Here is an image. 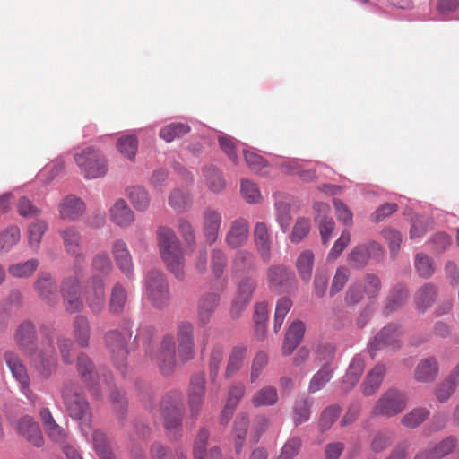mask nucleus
Masks as SVG:
<instances>
[{
	"mask_svg": "<svg viewBox=\"0 0 459 459\" xmlns=\"http://www.w3.org/2000/svg\"><path fill=\"white\" fill-rule=\"evenodd\" d=\"M79 273L80 270L75 273V275L65 278L61 286L64 306L66 311L71 314L80 312L83 308V300L81 298Z\"/></svg>",
	"mask_w": 459,
	"mask_h": 459,
	"instance_id": "1a4fd4ad",
	"label": "nucleus"
},
{
	"mask_svg": "<svg viewBox=\"0 0 459 459\" xmlns=\"http://www.w3.org/2000/svg\"><path fill=\"white\" fill-rule=\"evenodd\" d=\"M118 152L129 161H134L138 150V139L134 134L121 136L117 140Z\"/></svg>",
	"mask_w": 459,
	"mask_h": 459,
	"instance_id": "603ef678",
	"label": "nucleus"
},
{
	"mask_svg": "<svg viewBox=\"0 0 459 459\" xmlns=\"http://www.w3.org/2000/svg\"><path fill=\"white\" fill-rule=\"evenodd\" d=\"M73 335L77 344L86 348L90 344L91 326L85 316H76L73 322Z\"/></svg>",
	"mask_w": 459,
	"mask_h": 459,
	"instance_id": "4c0bfd02",
	"label": "nucleus"
},
{
	"mask_svg": "<svg viewBox=\"0 0 459 459\" xmlns=\"http://www.w3.org/2000/svg\"><path fill=\"white\" fill-rule=\"evenodd\" d=\"M94 450L100 459H115L113 451L107 440L105 434L96 429L91 433Z\"/></svg>",
	"mask_w": 459,
	"mask_h": 459,
	"instance_id": "8fccbe9b",
	"label": "nucleus"
},
{
	"mask_svg": "<svg viewBox=\"0 0 459 459\" xmlns=\"http://www.w3.org/2000/svg\"><path fill=\"white\" fill-rule=\"evenodd\" d=\"M457 439L454 436H448L436 444H430L429 446L419 452L414 459H441L448 455L455 447Z\"/></svg>",
	"mask_w": 459,
	"mask_h": 459,
	"instance_id": "5701e85b",
	"label": "nucleus"
},
{
	"mask_svg": "<svg viewBox=\"0 0 459 459\" xmlns=\"http://www.w3.org/2000/svg\"><path fill=\"white\" fill-rule=\"evenodd\" d=\"M178 353L182 361H188L195 357L194 325L181 321L177 326Z\"/></svg>",
	"mask_w": 459,
	"mask_h": 459,
	"instance_id": "4468645a",
	"label": "nucleus"
},
{
	"mask_svg": "<svg viewBox=\"0 0 459 459\" xmlns=\"http://www.w3.org/2000/svg\"><path fill=\"white\" fill-rule=\"evenodd\" d=\"M209 432L205 428H201L195 438L193 445L194 459H221V453L218 446H212L206 450Z\"/></svg>",
	"mask_w": 459,
	"mask_h": 459,
	"instance_id": "393cba45",
	"label": "nucleus"
},
{
	"mask_svg": "<svg viewBox=\"0 0 459 459\" xmlns=\"http://www.w3.org/2000/svg\"><path fill=\"white\" fill-rule=\"evenodd\" d=\"M91 269L94 273L92 276H99L105 281L112 269L108 254L105 251L99 252L92 259Z\"/></svg>",
	"mask_w": 459,
	"mask_h": 459,
	"instance_id": "3c124183",
	"label": "nucleus"
},
{
	"mask_svg": "<svg viewBox=\"0 0 459 459\" xmlns=\"http://www.w3.org/2000/svg\"><path fill=\"white\" fill-rule=\"evenodd\" d=\"M160 371L164 375L172 372L176 365V342L172 334H167L163 337L160 347L154 356H152Z\"/></svg>",
	"mask_w": 459,
	"mask_h": 459,
	"instance_id": "dca6fc26",
	"label": "nucleus"
},
{
	"mask_svg": "<svg viewBox=\"0 0 459 459\" xmlns=\"http://www.w3.org/2000/svg\"><path fill=\"white\" fill-rule=\"evenodd\" d=\"M254 242L261 258L269 262L271 258V235L269 227L264 222H256L254 227Z\"/></svg>",
	"mask_w": 459,
	"mask_h": 459,
	"instance_id": "c85d7f7f",
	"label": "nucleus"
},
{
	"mask_svg": "<svg viewBox=\"0 0 459 459\" xmlns=\"http://www.w3.org/2000/svg\"><path fill=\"white\" fill-rule=\"evenodd\" d=\"M278 401V393L275 387L267 385L257 390L252 396V404L255 407L272 406Z\"/></svg>",
	"mask_w": 459,
	"mask_h": 459,
	"instance_id": "09e8293b",
	"label": "nucleus"
},
{
	"mask_svg": "<svg viewBox=\"0 0 459 459\" xmlns=\"http://www.w3.org/2000/svg\"><path fill=\"white\" fill-rule=\"evenodd\" d=\"M246 355L247 348L244 346H236L232 349L225 370L226 378L232 377L237 372L240 370L244 364Z\"/></svg>",
	"mask_w": 459,
	"mask_h": 459,
	"instance_id": "c03bdc74",
	"label": "nucleus"
},
{
	"mask_svg": "<svg viewBox=\"0 0 459 459\" xmlns=\"http://www.w3.org/2000/svg\"><path fill=\"white\" fill-rule=\"evenodd\" d=\"M437 295V288L434 284L429 282L422 285L414 296L416 309L420 313L426 312L435 302Z\"/></svg>",
	"mask_w": 459,
	"mask_h": 459,
	"instance_id": "72a5a7b5",
	"label": "nucleus"
},
{
	"mask_svg": "<svg viewBox=\"0 0 459 459\" xmlns=\"http://www.w3.org/2000/svg\"><path fill=\"white\" fill-rule=\"evenodd\" d=\"M414 265L418 274L421 278L428 279L431 277L435 272L433 261L423 253H418L415 255Z\"/></svg>",
	"mask_w": 459,
	"mask_h": 459,
	"instance_id": "e2e57ef3",
	"label": "nucleus"
},
{
	"mask_svg": "<svg viewBox=\"0 0 459 459\" xmlns=\"http://www.w3.org/2000/svg\"><path fill=\"white\" fill-rule=\"evenodd\" d=\"M85 300L93 314H100L105 306V281L99 276H92L85 288Z\"/></svg>",
	"mask_w": 459,
	"mask_h": 459,
	"instance_id": "f3484780",
	"label": "nucleus"
},
{
	"mask_svg": "<svg viewBox=\"0 0 459 459\" xmlns=\"http://www.w3.org/2000/svg\"><path fill=\"white\" fill-rule=\"evenodd\" d=\"M77 370L82 377V381L88 386L91 395L95 399H100V385L104 384L110 391V400L114 404H117L120 409H124L126 403L123 394L117 389L113 390L111 375L108 373L102 374L101 378L94 370V366L91 359L85 354L81 353L77 357Z\"/></svg>",
	"mask_w": 459,
	"mask_h": 459,
	"instance_id": "f257e3e1",
	"label": "nucleus"
},
{
	"mask_svg": "<svg viewBox=\"0 0 459 459\" xmlns=\"http://www.w3.org/2000/svg\"><path fill=\"white\" fill-rule=\"evenodd\" d=\"M112 254L119 270L130 278L133 275L134 264L126 243L122 239L116 240L112 245Z\"/></svg>",
	"mask_w": 459,
	"mask_h": 459,
	"instance_id": "a878e982",
	"label": "nucleus"
},
{
	"mask_svg": "<svg viewBox=\"0 0 459 459\" xmlns=\"http://www.w3.org/2000/svg\"><path fill=\"white\" fill-rule=\"evenodd\" d=\"M150 454L152 459H187L181 448L172 450L160 443L152 445Z\"/></svg>",
	"mask_w": 459,
	"mask_h": 459,
	"instance_id": "864d4df0",
	"label": "nucleus"
},
{
	"mask_svg": "<svg viewBox=\"0 0 459 459\" xmlns=\"http://www.w3.org/2000/svg\"><path fill=\"white\" fill-rule=\"evenodd\" d=\"M219 295L216 293H207L204 295L197 305V317L200 325L208 324L219 304Z\"/></svg>",
	"mask_w": 459,
	"mask_h": 459,
	"instance_id": "473e14b6",
	"label": "nucleus"
},
{
	"mask_svg": "<svg viewBox=\"0 0 459 459\" xmlns=\"http://www.w3.org/2000/svg\"><path fill=\"white\" fill-rule=\"evenodd\" d=\"M34 289L42 301L54 305L57 300V285L48 273H40L34 282Z\"/></svg>",
	"mask_w": 459,
	"mask_h": 459,
	"instance_id": "4be33fe9",
	"label": "nucleus"
},
{
	"mask_svg": "<svg viewBox=\"0 0 459 459\" xmlns=\"http://www.w3.org/2000/svg\"><path fill=\"white\" fill-rule=\"evenodd\" d=\"M249 235V224L246 219L238 218L231 222L225 241L231 248L243 246Z\"/></svg>",
	"mask_w": 459,
	"mask_h": 459,
	"instance_id": "bb28decb",
	"label": "nucleus"
},
{
	"mask_svg": "<svg viewBox=\"0 0 459 459\" xmlns=\"http://www.w3.org/2000/svg\"><path fill=\"white\" fill-rule=\"evenodd\" d=\"M182 402V395L178 391H172L167 394L160 406V412L164 419V428L175 437L180 436L182 417L179 405Z\"/></svg>",
	"mask_w": 459,
	"mask_h": 459,
	"instance_id": "423d86ee",
	"label": "nucleus"
},
{
	"mask_svg": "<svg viewBox=\"0 0 459 459\" xmlns=\"http://www.w3.org/2000/svg\"><path fill=\"white\" fill-rule=\"evenodd\" d=\"M65 252L74 258V271L80 270V264L84 262L85 255L82 252V235L74 226H68L59 231Z\"/></svg>",
	"mask_w": 459,
	"mask_h": 459,
	"instance_id": "ddd939ff",
	"label": "nucleus"
},
{
	"mask_svg": "<svg viewBox=\"0 0 459 459\" xmlns=\"http://www.w3.org/2000/svg\"><path fill=\"white\" fill-rule=\"evenodd\" d=\"M17 432L27 439L31 445L40 447L44 439L39 424L30 416H23L13 423Z\"/></svg>",
	"mask_w": 459,
	"mask_h": 459,
	"instance_id": "aec40b11",
	"label": "nucleus"
},
{
	"mask_svg": "<svg viewBox=\"0 0 459 459\" xmlns=\"http://www.w3.org/2000/svg\"><path fill=\"white\" fill-rule=\"evenodd\" d=\"M430 412L427 408L418 407L407 412L401 419V423L409 429H415L423 423L429 416Z\"/></svg>",
	"mask_w": 459,
	"mask_h": 459,
	"instance_id": "4d7b16f0",
	"label": "nucleus"
},
{
	"mask_svg": "<svg viewBox=\"0 0 459 459\" xmlns=\"http://www.w3.org/2000/svg\"><path fill=\"white\" fill-rule=\"evenodd\" d=\"M222 223L221 213L212 208L207 207L203 212V233L206 242L212 245L219 237V231Z\"/></svg>",
	"mask_w": 459,
	"mask_h": 459,
	"instance_id": "412c9836",
	"label": "nucleus"
},
{
	"mask_svg": "<svg viewBox=\"0 0 459 459\" xmlns=\"http://www.w3.org/2000/svg\"><path fill=\"white\" fill-rule=\"evenodd\" d=\"M192 204L188 191L181 188L173 190L169 196V204L177 212H184Z\"/></svg>",
	"mask_w": 459,
	"mask_h": 459,
	"instance_id": "13d9d810",
	"label": "nucleus"
},
{
	"mask_svg": "<svg viewBox=\"0 0 459 459\" xmlns=\"http://www.w3.org/2000/svg\"><path fill=\"white\" fill-rule=\"evenodd\" d=\"M157 243L160 255L167 268L178 278L184 273L185 257L181 243L175 231L166 226L157 230Z\"/></svg>",
	"mask_w": 459,
	"mask_h": 459,
	"instance_id": "f03ea898",
	"label": "nucleus"
},
{
	"mask_svg": "<svg viewBox=\"0 0 459 459\" xmlns=\"http://www.w3.org/2000/svg\"><path fill=\"white\" fill-rule=\"evenodd\" d=\"M223 358H224L223 347L219 344L215 345L212 348V351L211 352L210 359H209V375H210L211 382L212 384H214L217 379V377L219 374V369H220L221 364L223 360Z\"/></svg>",
	"mask_w": 459,
	"mask_h": 459,
	"instance_id": "680f3d73",
	"label": "nucleus"
},
{
	"mask_svg": "<svg viewBox=\"0 0 459 459\" xmlns=\"http://www.w3.org/2000/svg\"><path fill=\"white\" fill-rule=\"evenodd\" d=\"M36 328L32 322H22L13 334V341L17 347L28 357L32 356V351H36Z\"/></svg>",
	"mask_w": 459,
	"mask_h": 459,
	"instance_id": "a211bd4d",
	"label": "nucleus"
},
{
	"mask_svg": "<svg viewBox=\"0 0 459 459\" xmlns=\"http://www.w3.org/2000/svg\"><path fill=\"white\" fill-rule=\"evenodd\" d=\"M407 394L396 388H390L377 401L371 411L372 416L394 417L406 408Z\"/></svg>",
	"mask_w": 459,
	"mask_h": 459,
	"instance_id": "0eeeda50",
	"label": "nucleus"
},
{
	"mask_svg": "<svg viewBox=\"0 0 459 459\" xmlns=\"http://www.w3.org/2000/svg\"><path fill=\"white\" fill-rule=\"evenodd\" d=\"M21 240V230L12 225L0 232V254H6Z\"/></svg>",
	"mask_w": 459,
	"mask_h": 459,
	"instance_id": "a18cd8bd",
	"label": "nucleus"
},
{
	"mask_svg": "<svg viewBox=\"0 0 459 459\" xmlns=\"http://www.w3.org/2000/svg\"><path fill=\"white\" fill-rule=\"evenodd\" d=\"M382 255L381 245L376 241H370L355 246L348 255V261L352 267L361 269L370 258H380Z\"/></svg>",
	"mask_w": 459,
	"mask_h": 459,
	"instance_id": "2eb2a0df",
	"label": "nucleus"
},
{
	"mask_svg": "<svg viewBox=\"0 0 459 459\" xmlns=\"http://www.w3.org/2000/svg\"><path fill=\"white\" fill-rule=\"evenodd\" d=\"M310 231V221L305 217H299L297 219L291 234L290 236L292 243H299L302 241Z\"/></svg>",
	"mask_w": 459,
	"mask_h": 459,
	"instance_id": "338daca9",
	"label": "nucleus"
},
{
	"mask_svg": "<svg viewBox=\"0 0 459 459\" xmlns=\"http://www.w3.org/2000/svg\"><path fill=\"white\" fill-rule=\"evenodd\" d=\"M337 366H321V368L312 377L308 391L316 393L321 390L333 377Z\"/></svg>",
	"mask_w": 459,
	"mask_h": 459,
	"instance_id": "49530a36",
	"label": "nucleus"
},
{
	"mask_svg": "<svg viewBox=\"0 0 459 459\" xmlns=\"http://www.w3.org/2000/svg\"><path fill=\"white\" fill-rule=\"evenodd\" d=\"M231 268L234 273H249L255 270V255L246 249L238 251L233 258Z\"/></svg>",
	"mask_w": 459,
	"mask_h": 459,
	"instance_id": "a19ab883",
	"label": "nucleus"
},
{
	"mask_svg": "<svg viewBox=\"0 0 459 459\" xmlns=\"http://www.w3.org/2000/svg\"><path fill=\"white\" fill-rule=\"evenodd\" d=\"M438 372L439 367L437 359L429 357L418 363L414 371V377L418 382L430 383L437 378Z\"/></svg>",
	"mask_w": 459,
	"mask_h": 459,
	"instance_id": "c756f323",
	"label": "nucleus"
},
{
	"mask_svg": "<svg viewBox=\"0 0 459 459\" xmlns=\"http://www.w3.org/2000/svg\"><path fill=\"white\" fill-rule=\"evenodd\" d=\"M385 374V367L383 364L376 365L367 375L362 385V393L365 396L373 395L380 387Z\"/></svg>",
	"mask_w": 459,
	"mask_h": 459,
	"instance_id": "c9c22d12",
	"label": "nucleus"
},
{
	"mask_svg": "<svg viewBox=\"0 0 459 459\" xmlns=\"http://www.w3.org/2000/svg\"><path fill=\"white\" fill-rule=\"evenodd\" d=\"M246 394V386L242 382H234L229 388L228 398L222 411L225 418H230Z\"/></svg>",
	"mask_w": 459,
	"mask_h": 459,
	"instance_id": "58836bf2",
	"label": "nucleus"
},
{
	"mask_svg": "<svg viewBox=\"0 0 459 459\" xmlns=\"http://www.w3.org/2000/svg\"><path fill=\"white\" fill-rule=\"evenodd\" d=\"M131 333L127 331H109L106 333V345L111 354L115 365L122 369L126 366L127 358L126 342Z\"/></svg>",
	"mask_w": 459,
	"mask_h": 459,
	"instance_id": "9b49d317",
	"label": "nucleus"
},
{
	"mask_svg": "<svg viewBox=\"0 0 459 459\" xmlns=\"http://www.w3.org/2000/svg\"><path fill=\"white\" fill-rule=\"evenodd\" d=\"M127 300V292L120 283H116L111 290L109 308L114 314H120L124 310Z\"/></svg>",
	"mask_w": 459,
	"mask_h": 459,
	"instance_id": "bf43d9fd",
	"label": "nucleus"
},
{
	"mask_svg": "<svg viewBox=\"0 0 459 459\" xmlns=\"http://www.w3.org/2000/svg\"><path fill=\"white\" fill-rule=\"evenodd\" d=\"M249 426V416L247 413L241 412L238 413L234 420L233 424V439H234V447L235 452L237 454H240L242 452L246 437H247V428Z\"/></svg>",
	"mask_w": 459,
	"mask_h": 459,
	"instance_id": "f704fd0d",
	"label": "nucleus"
},
{
	"mask_svg": "<svg viewBox=\"0 0 459 459\" xmlns=\"http://www.w3.org/2000/svg\"><path fill=\"white\" fill-rule=\"evenodd\" d=\"M84 202L74 195L65 197L58 205L60 218L67 221H77L85 212Z\"/></svg>",
	"mask_w": 459,
	"mask_h": 459,
	"instance_id": "b1692460",
	"label": "nucleus"
},
{
	"mask_svg": "<svg viewBox=\"0 0 459 459\" xmlns=\"http://www.w3.org/2000/svg\"><path fill=\"white\" fill-rule=\"evenodd\" d=\"M256 282L251 277H244L238 284L237 295L232 301L231 315L238 316L251 300Z\"/></svg>",
	"mask_w": 459,
	"mask_h": 459,
	"instance_id": "6ab92c4d",
	"label": "nucleus"
},
{
	"mask_svg": "<svg viewBox=\"0 0 459 459\" xmlns=\"http://www.w3.org/2000/svg\"><path fill=\"white\" fill-rule=\"evenodd\" d=\"M80 173L86 179H96L104 177L108 170L105 155L93 147H86L74 155Z\"/></svg>",
	"mask_w": 459,
	"mask_h": 459,
	"instance_id": "20e7f679",
	"label": "nucleus"
},
{
	"mask_svg": "<svg viewBox=\"0 0 459 459\" xmlns=\"http://www.w3.org/2000/svg\"><path fill=\"white\" fill-rule=\"evenodd\" d=\"M240 192L243 198L249 204L258 203L262 198L256 184L248 179H243L241 181Z\"/></svg>",
	"mask_w": 459,
	"mask_h": 459,
	"instance_id": "774afa93",
	"label": "nucleus"
},
{
	"mask_svg": "<svg viewBox=\"0 0 459 459\" xmlns=\"http://www.w3.org/2000/svg\"><path fill=\"white\" fill-rule=\"evenodd\" d=\"M205 378L203 374L195 375L189 387V406L195 416L196 415L204 397Z\"/></svg>",
	"mask_w": 459,
	"mask_h": 459,
	"instance_id": "2f4dec72",
	"label": "nucleus"
},
{
	"mask_svg": "<svg viewBox=\"0 0 459 459\" xmlns=\"http://www.w3.org/2000/svg\"><path fill=\"white\" fill-rule=\"evenodd\" d=\"M401 334L402 331L396 325L390 324L383 327L368 342V347L371 356L373 357L375 351L380 349L395 351L400 348Z\"/></svg>",
	"mask_w": 459,
	"mask_h": 459,
	"instance_id": "9d476101",
	"label": "nucleus"
},
{
	"mask_svg": "<svg viewBox=\"0 0 459 459\" xmlns=\"http://www.w3.org/2000/svg\"><path fill=\"white\" fill-rule=\"evenodd\" d=\"M408 298V289L404 284L398 283L394 285L386 298L384 314L388 316L394 311L401 308L405 304Z\"/></svg>",
	"mask_w": 459,
	"mask_h": 459,
	"instance_id": "7c9ffc66",
	"label": "nucleus"
},
{
	"mask_svg": "<svg viewBox=\"0 0 459 459\" xmlns=\"http://www.w3.org/2000/svg\"><path fill=\"white\" fill-rule=\"evenodd\" d=\"M110 221L120 228H127L134 221V213L127 203L117 199L109 209Z\"/></svg>",
	"mask_w": 459,
	"mask_h": 459,
	"instance_id": "cd10ccee",
	"label": "nucleus"
},
{
	"mask_svg": "<svg viewBox=\"0 0 459 459\" xmlns=\"http://www.w3.org/2000/svg\"><path fill=\"white\" fill-rule=\"evenodd\" d=\"M314 259V254L310 250H304L297 258L296 267L298 273L306 283H308L311 279Z\"/></svg>",
	"mask_w": 459,
	"mask_h": 459,
	"instance_id": "de8ad7c7",
	"label": "nucleus"
},
{
	"mask_svg": "<svg viewBox=\"0 0 459 459\" xmlns=\"http://www.w3.org/2000/svg\"><path fill=\"white\" fill-rule=\"evenodd\" d=\"M48 229V222L44 220H36L28 227V243L33 251H39L41 239Z\"/></svg>",
	"mask_w": 459,
	"mask_h": 459,
	"instance_id": "37998d69",
	"label": "nucleus"
},
{
	"mask_svg": "<svg viewBox=\"0 0 459 459\" xmlns=\"http://www.w3.org/2000/svg\"><path fill=\"white\" fill-rule=\"evenodd\" d=\"M39 262L31 258L24 262L12 264L8 266V273L13 278L26 279L30 277L38 269Z\"/></svg>",
	"mask_w": 459,
	"mask_h": 459,
	"instance_id": "79ce46f5",
	"label": "nucleus"
},
{
	"mask_svg": "<svg viewBox=\"0 0 459 459\" xmlns=\"http://www.w3.org/2000/svg\"><path fill=\"white\" fill-rule=\"evenodd\" d=\"M312 401L306 397L298 399L293 406V423L295 426L307 422L310 418Z\"/></svg>",
	"mask_w": 459,
	"mask_h": 459,
	"instance_id": "5fc2aeb1",
	"label": "nucleus"
},
{
	"mask_svg": "<svg viewBox=\"0 0 459 459\" xmlns=\"http://www.w3.org/2000/svg\"><path fill=\"white\" fill-rule=\"evenodd\" d=\"M145 294L156 308H162L169 305L170 299L169 284L161 273L152 271L147 274Z\"/></svg>",
	"mask_w": 459,
	"mask_h": 459,
	"instance_id": "6e6552de",
	"label": "nucleus"
},
{
	"mask_svg": "<svg viewBox=\"0 0 459 459\" xmlns=\"http://www.w3.org/2000/svg\"><path fill=\"white\" fill-rule=\"evenodd\" d=\"M350 278V271L344 266H340L336 269L335 274L333 278L329 295L330 297L335 296L346 285Z\"/></svg>",
	"mask_w": 459,
	"mask_h": 459,
	"instance_id": "69168bd1",
	"label": "nucleus"
},
{
	"mask_svg": "<svg viewBox=\"0 0 459 459\" xmlns=\"http://www.w3.org/2000/svg\"><path fill=\"white\" fill-rule=\"evenodd\" d=\"M274 206L276 210V221L285 233L288 231L291 221L290 203L277 198Z\"/></svg>",
	"mask_w": 459,
	"mask_h": 459,
	"instance_id": "052dcab7",
	"label": "nucleus"
},
{
	"mask_svg": "<svg viewBox=\"0 0 459 459\" xmlns=\"http://www.w3.org/2000/svg\"><path fill=\"white\" fill-rule=\"evenodd\" d=\"M30 363L36 373L42 378H49L57 368V358L55 347L52 343L48 348H44L39 352L32 351Z\"/></svg>",
	"mask_w": 459,
	"mask_h": 459,
	"instance_id": "f8f14e48",
	"label": "nucleus"
},
{
	"mask_svg": "<svg viewBox=\"0 0 459 459\" xmlns=\"http://www.w3.org/2000/svg\"><path fill=\"white\" fill-rule=\"evenodd\" d=\"M62 398L69 415L81 421V431L85 437H88L91 430L90 407L81 394L79 385L73 381H66L62 388Z\"/></svg>",
	"mask_w": 459,
	"mask_h": 459,
	"instance_id": "7ed1b4c3",
	"label": "nucleus"
},
{
	"mask_svg": "<svg viewBox=\"0 0 459 459\" xmlns=\"http://www.w3.org/2000/svg\"><path fill=\"white\" fill-rule=\"evenodd\" d=\"M206 183L210 190L214 193L222 191L225 187L224 179L221 174L213 167H208L204 169Z\"/></svg>",
	"mask_w": 459,
	"mask_h": 459,
	"instance_id": "0e129e2a",
	"label": "nucleus"
},
{
	"mask_svg": "<svg viewBox=\"0 0 459 459\" xmlns=\"http://www.w3.org/2000/svg\"><path fill=\"white\" fill-rule=\"evenodd\" d=\"M126 195L136 211L144 212L150 205V195L147 190L140 186H129L126 190Z\"/></svg>",
	"mask_w": 459,
	"mask_h": 459,
	"instance_id": "ea45409f",
	"label": "nucleus"
},
{
	"mask_svg": "<svg viewBox=\"0 0 459 459\" xmlns=\"http://www.w3.org/2000/svg\"><path fill=\"white\" fill-rule=\"evenodd\" d=\"M305 332L304 324L301 321L293 322L285 335L282 352L284 355H290L299 345L303 338Z\"/></svg>",
	"mask_w": 459,
	"mask_h": 459,
	"instance_id": "e433bc0d",
	"label": "nucleus"
},
{
	"mask_svg": "<svg viewBox=\"0 0 459 459\" xmlns=\"http://www.w3.org/2000/svg\"><path fill=\"white\" fill-rule=\"evenodd\" d=\"M190 127L187 124L178 122L171 123L163 126L160 130V137L167 143L174 141L176 138L181 137L187 134Z\"/></svg>",
	"mask_w": 459,
	"mask_h": 459,
	"instance_id": "6e6d98bb",
	"label": "nucleus"
},
{
	"mask_svg": "<svg viewBox=\"0 0 459 459\" xmlns=\"http://www.w3.org/2000/svg\"><path fill=\"white\" fill-rule=\"evenodd\" d=\"M6 367L16 381L20 392L30 402H34L36 395L30 388V377L28 368L20 355L13 351L6 350L3 354Z\"/></svg>",
	"mask_w": 459,
	"mask_h": 459,
	"instance_id": "39448f33",
	"label": "nucleus"
}]
</instances>
